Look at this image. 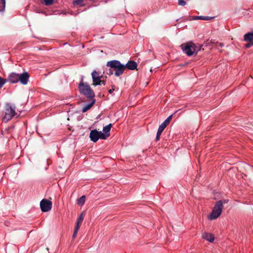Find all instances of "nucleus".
<instances>
[{"label":"nucleus","instance_id":"nucleus-17","mask_svg":"<svg viewBox=\"0 0 253 253\" xmlns=\"http://www.w3.org/2000/svg\"><path fill=\"white\" fill-rule=\"evenodd\" d=\"M85 196L83 195L81 196L79 199L77 200V204L79 205L83 206L85 202Z\"/></svg>","mask_w":253,"mask_h":253},{"label":"nucleus","instance_id":"nucleus-33","mask_svg":"<svg viewBox=\"0 0 253 253\" xmlns=\"http://www.w3.org/2000/svg\"><path fill=\"white\" fill-rule=\"evenodd\" d=\"M101 84H103V85H105L106 82L105 81H102Z\"/></svg>","mask_w":253,"mask_h":253},{"label":"nucleus","instance_id":"nucleus-18","mask_svg":"<svg viewBox=\"0 0 253 253\" xmlns=\"http://www.w3.org/2000/svg\"><path fill=\"white\" fill-rule=\"evenodd\" d=\"M101 77H98L96 78H93V84L94 85H100L101 84L102 80H101Z\"/></svg>","mask_w":253,"mask_h":253},{"label":"nucleus","instance_id":"nucleus-28","mask_svg":"<svg viewBox=\"0 0 253 253\" xmlns=\"http://www.w3.org/2000/svg\"><path fill=\"white\" fill-rule=\"evenodd\" d=\"M178 4L181 6H184L186 2L184 0H178Z\"/></svg>","mask_w":253,"mask_h":253},{"label":"nucleus","instance_id":"nucleus-4","mask_svg":"<svg viewBox=\"0 0 253 253\" xmlns=\"http://www.w3.org/2000/svg\"><path fill=\"white\" fill-rule=\"evenodd\" d=\"M16 107L10 103H6L4 107L5 115L2 118L3 122L5 123L10 121L16 114Z\"/></svg>","mask_w":253,"mask_h":253},{"label":"nucleus","instance_id":"nucleus-27","mask_svg":"<svg viewBox=\"0 0 253 253\" xmlns=\"http://www.w3.org/2000/svg\"><path fill=\"white\" fill-rule=\"evenodd\" d=\"M212 18H213V17H212L201 16V19L204 20H209L212 19Z\"/></svg>","mask_w":253,"mask_h":253},{"label":"nucleus","instance_id":"nucleus-21","mask_svg":"<svg viewBox=\"0 0 253 253\" xmlns=\"http://www.w3.org/2000/svg\"><path fill=\"white\" fill-rule=\"evenodd\" d=\"M91 76H92V80H93V78L94 77V78H98V77H101L102 76H100L99 75V73L98 72H97L95 70H94L92 73H91Z\"/></svg>","mask_w":253,"mask_h":253},{"label":"nucleus","instance_id":"nucleus-6","mask_svg":"<svg viewBox=\"0 0 253 253\" xmlns=\"http://www.w3.org/2000/svg\"><path fill=\"white\" fill-rule=\"evenodd\" d=\"M194 42L190 41L181 44L180 47L184 53L190 56L194 54Z\"/></svg>","mask_w":253,"mask_h":253},{"label":"nucleus","instance_id":"nucleus-9","mask_svg":"<svg viewBox=\"0 0 253 253\" xmlns=\"http://www.w3.org/2000/svg\"><path fill=\"white\" fill-rule=\"evenodd\" d=\"M137 63L134 61H129L125 65H124L125 70L127 68L129 70H133L136 69Z\"/></svg>","mask_w":253,"mask_h":253},{"label":"nucleus","instance_id":"nucleus-29","mask_svg":"<svg viewBox=\"0 0 253 253\" xmlns=\"http://www.w3.org/2000/svg\"><path fill=\"white\" fill-rule=\"evenodd\" d=\"M201 16H195L193 18V19L194 20H197V19H201Z\"/></svg>","mask_w":253,"mask_h":253},{"label":"nucleus","instance_id":"nucleus-5","mask_svg":"<svg viewBox=\"0 0 253 253\" xmlns=\"http://www.w3.org/2000/svg\"><path fill=\"white\" fill-rule=\"evenodd\" d=\"M222 207L223 202L221 200L216 202L209 218L211 220L216 219L221 213Z\"/></svg>","mask_w":253,"mask_h":253},{"label":"nucleus","instance_id":"nucleus-32","mask_svg":"<svg viewBox=\"0 0 253 253\" xmlns=\"http://www.w3.org/2000/svg\"><path fill=\"white\" fill-rule=\"evenodd\" d=\"M219 45L220 47H222V46H223L224 44H223V43H221V42H220V43H219Z\"/></svg>","mask_w":253,"mask_h":253},{"label":"nucleus","instance_id":"nucleus-26","mask_svg":"<svg viewBox=\"0 0 253 253\" xmlns=\"http://www.w3.org/2000/svg\"><path fill=\"white\" fill-rule=\"evenodd\" d=\"M252 45H253V41H251L248 42L247 44H245V47L246 48H250Z\"/></svg>","mask_w":253,"mask_h":253},{"label":"nucleus","instance_id":"nucleus-25","mask_svg":"<svg viewBox=\"0 0 253 253\" xmlns=\"http://www.w3.org/2000/svg\"><path fill=\"white\" fill-rule=\"evenodd\" d=\"M54 0H44V3L46 5H50L53 2Z\"/></svg>","mask_w":253,"mask_h":253},{"label":"nucleus","instance_id":"nucleus-7","mask_svg":"<svg viewBox=\"0 0 253 253\" xmlns=\"http://www.w3.org/2000/svg\"><path fill=\"white\" fill-rule=\"evenodd\" d=\"M89 137L91 141L96 142L99 138L102 139H107V134H104L101 131H98L96 129H93L90 131Z\"/></svg>","mask_w":253,"mask_h":253},{"label":"nucleus","instance_id":"nucleus-30","mask_svg":"<svg viewBox=\"0 0 253 253\" xmlns=\"http://www.w3.org/2000/svg\"><path fill=\"white\" fill-rule=\"evenodd\" d=\"M222 201L223 202V204H226L228 202L229 200L228 199H225Z\"/></svg>","mask_w":253,"mask_h":253},{"label":"nucleus","instance_id":"nucleus-16","mask_svg":"<svg viewBox=\"0 0 253 253\" xmlns=\"http://www.w3.org/2000/svg\"><path fill=\"white\" fill-rule=\"evenodd\" d=\"M194 54H197V53L202 49L203 45L200 44H195L194 43Z\"/></svg>","mask_w":253,"mask_h":253},{"label":"nucleus","instance_id":"nucleus-22","mask_svg":"<svg viewBox=\"0 0 253 253\" xmlns=\"http://www.w3.org/2000/svg\"><path fill=\"white\" fill-rule=\"evenodd\" d=\"M6 82H7L6 79H3L0 77V88H1Z\"/></svg>","mask_w":253,"mask_h":253},{"label":"nucleus","instance_id":"nucleus-3","mask_svg":"<svg viewBox=\"0 0 253 253\" xmlns=\"http://www.w3.org/2000/svg\"><path fill=\"white\" fill-rule=\"evenodd\" d=\"M79 89L80 92L87 98L92 99L95 96L93 90L87 83H84L83 80L79 84Z\"/></svg>","mask_w":253,"mask_h":253},{"label":"nucleus","instance_id":"nucleus-10","mask_svg":"<svg viewBox=\"0 0 253 253\" xmlns=\"http://www.w3.org/2000/svg\"><path fill=\"white\" fill-rule=\"evenodd\" d=\"M202 238L210 242H213L214 240V237L213 235L206 232L203 234Z\"/></svg>","mask_w":253,"mask_h":253},{"label":"nucleus","instance_id":"nucleus-23","mask_svg":"<svg viewBox=\"0 0 253 253\" xmlns=\"http://www.w3.org/2000/svg\"><path fill=\"white\" fill-rule=\"evenodd\" d=\"M84 0H75L73 2V4L74 5H81V6H83L84 4H82Z\"/></svg>","mask_w":253,"mask_h":253},{"label":"nucleus","instance_id":"nucleus-12","mask_svg":"<svg viewBox=\"0 0 253 253\" xmlns=\"http://www.w3.org/2000/svg\"><path fill=\"white\" fill-rule=\"evenodd\" d=\"M112 127V124H110L103 127V131L104 134H107V138L110 136V131Z\"/></svg>","mask_w":253,"mask_h":253},{"label":"nucleus","instance_id":"nucleus-8","mask_svg":"<svg viewBox=\"0 0 253 253\" xmlns=\"http://www.w3.org/2000/svg\"><path fill=\"white\" fill-rule=\"evenodd\" d=\"M52 202L47 199H43L40 202V208L42 212H47L52 208Z\"/></svg>","mask_w":253,"mask_h":253},{"label":"nucleus","instance_id":"nucleus-20","mask_svg":"<svg viewBox=\"0 0 253 253\" xmlns=\"http://www.w3.org/2000/svg\"><path fill=\"white\" fill-rule=\"evenodd\" d=\"M172 116L173 115H171L168 117V118H167V119L162 123V124L164 125L165 126L167 127V126L169 124L170 121L171 120Z\"/></svg>","mask_w":253,"mask_h":253},{"label":"nucleus","instance_id":"nucleus-24","mask_svg":"<svg viewBox=\"0 0 253 253\" xmlns=\"http://www.w3.org/2000/svg\"><path fill=\"white\" fill-rule=\"evenodd\" d=\"M79 229H80L79 227L75 226V229H74V233H73V236H72V238L73 239H75L76 237L77 233H78V232Z\"/></svg>","mask_w":253,"mask_h":253},{"label":"nucleus","instance_id":"nucleus-13","mask_svg":"<svg viewBox=\"0 0 253 253\" xmlns=\"http://www.w3.org/2000/svg\"><path fill=\"white\" fill-rule=\"evenodd\" d=\"M244 41L246 42H250L253 41V32H249L246 34L244 36Z\"/></svg>","mask_w":253,"mask_h":253},{"label":"nucleus","instance_id":"nucleus-31","mask_svg":"<svg viewBox=\"0 0 253 253\" xmlns=\"http://www.w3.org/2000/svg\"><path fill=\"white\" fill-rule=\"evenodd\" d=\"M114 90V89H113V88L110 89L109 90V92L110 93H112L113 92Z\"/></svg>","mask_w":253,"mask_h":253},{"label":"nucleus","instance_id":"nucleus-11","mask_svg":"<svg viewBox=\"0 0 253 253\" xmlns=\"http://www.w3.org/2000/svg\"><path fill=\"white\" fill-rule=\"evenodd\" d=\"M166 127V126H165L164 125H163L162 124L159 126L158 130L157 131V135L156 137V141L159 140L160 138V136L164 130V129Z\"/></svg>","mask_w":253,"mask_h":253},{"label":"nucleus","instance_id":"nucleus-15","mask_svg":"<svg viewBox=\"0 0 253 253\" xmlns=\"http://www.w3.org/2000/svg\"><path fill=\"white\" fill-rule=\"evenodd\" d=\"M84 213L83 212L80 214V215L78 217L76 227H80V226L84 220Z\"/></svg>","mask_w":253,"mask_h":253},{"label":"nucleus","instance_id":"nucleus-1","mask_svg":"<svg viewBox=\"0 0 253 253\" xmlns=\"http://www.w3.org/2000/svg\"><path fill=\"white\" fill-rule=\"evenodd\" d=\"M106 66L110 68L108 71L109 72L107 73L110 76L113 75L114 71L115 75L116 77H119L122 75L125 71L124 65L118 60H114L108 61Z\"/></svg>","mask_w":253,"mask_h":253},{"label":"nucleus","instance_id":"nucleus-2","mask_svg":"<svg viewBox=\"0 0 253 253\" xmlns=\"http://www.w3.org/2000/svg\"><path fill=\"white\" fill-rule=\"evenodd\" d=\"M29 78V74L25 72L22 74H18L15 72L10 73L6 78L7 82L11 84H15L20 82V83L26 85L27 84Z\"/></svg>","mask_w":253,"mask_h":253},{"label":"nucleus","instance_id":"nucleus-14","mask_svg":"<svg viewBox=\"0 0 253 253\" xmlns=\"http://www.w3.org/2000/svg\"><path fill=\"white\" fill-rule=\"evenodd\" d=\"M95 100L93 99L91 102L87 105H86L85 106H84L82 109V112L83 113H84L89 110L91 107L94 105L95 103Z\"/></svg>","mask_w":253,"mask_h":253},{"label":"nucleus","instance_id":"nucleus-19","mask_svg":"<svg viewBox=\"0 0 253 253\" xmlns=\"http://www.w3.org/2000/svg\"><path fill=\"white\" fill-rule=\"evenodd\" d=\"M5 7V0H0V12H3Z\"/></svg>","mask_w":253,"mask_h":253}]
</instances>
